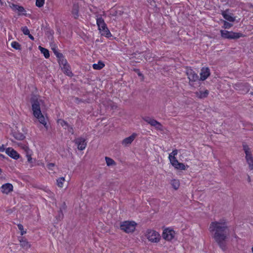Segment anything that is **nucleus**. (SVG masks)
<instances>
[{"label": "nucleus", "mask_w": 253, "mask_h": 253, "mask_svg": "<svg viewBox=\"0 0 253 253\" xmlns=\"http://www.w3.org/2000/svg\"><path fill=\"white\" fill-rule=\"evenodd\" d=\"M65 180L64 177H59L57 179V185L60 188H62L63 186Z\"/></svg>", "instance_id": "obj_30"}, {"label": "nucleus", "mask_w": 253, "mask_h": 253, "mask_svg": "<svg viewBox=\"0 0 253 253\" xmlns=\"http://www.w3.org/2000/svg\"><path fill=\"white\" fill-rule=\"evenodd\" d=\"M96 24L98 26V30L102 36L107 38L111 36V34L107 28L104 20L101 17H99L96 19Z\"/></svg>", "instance_id": "obj_4"}, {"label": "nucleus", "mask_w": 253, "mask_h": 253, "mask_svg": "<svg viewBox=\"0 0 253 253\" xmlns=\"http://www.w3.org/2000/svg\"><path fill=\"white\" fill-rule=\"evenodd\" d=\"M17 145L19 147H20L24 151L25 155L28 154V153H30V152L33 151L29 148L27 143L19 142L17 143Z\"/></svg>", "instance_id": "obj_22"}, {"label": "nucleus", "mask_w": 253, "mask_h": 253, "mask_svg": "<svg viewBox=\"0 0 253 253\" xmlns=\"http://www.w3.org/2000/svg\"><path fill=\"white\" fill-rule=\"evenodd\" d=\"M32 110L33 115L40 124L46 129L48 128V118L42 113L45 109L44 101L41 98H34L32 101Z\"/></svg>", "instance_id": "obj_2"}, {"label": "nucleus", "mask_w": 253, "mask_h": 253, "mask_svg": "<svg viewBox=\"0 0 253 253\" xmlns=\"http://www.w3.org/2000/svg\"><path fill=\"white\" fill-rule=\"evenodd\" d=\"M10 7L12 9V10L18 12L19 15H26V11L22 6L15 4L14 3H11L10 5Z\"/></svg>", "instance_id": "obj_15"}, {"label": "nucleus", "mask_w": 253, "mask_h": 253, "mask_svg": "<svg viewBox=\"0 0 253 253\" xmlns=\"http://www.w3.org/2000/svg\"><path fill=\"white\" fill-rule=\"evenodd\" d=\"M39 49L41 52V53L43 54L45 58H48L49 57V51L47 49L43 48L41 46H39Z\"/></svg>", "instance_id": "obj_28"}, {"label": "nucleus", "mask_w": 253, "mask_h": 253, "mask_svg": "<svg viewBox=\"0 0 253 253\" xmlns=\"http://www.w3.org/2000/svg\"><path fill=\"white\" fill-rule=\"evenodd\" d=\"M5 150V148L3 145L0 146V152H3Z\"/></svg>", "instance_id": "obj_38"}, {"label": "nucleus", "mask_w": 253, "mask_h": 253, "mask_svg": "<svg viewBox=\"0 0 253 253\" xmlns=\"http://www.w3.org/2000/svg\"><path fill=\"white\" fill-rule=\"evenodd\" d=\"M20 246L25 250H28L31 248V245L26 239L22 238L19 240Z\"/></svg>", "instance_id": "obj_24"}, {"label": "nucleus", "mask_w": 253, "mask_h": 253, "mask_svg": "<svg viewBox=\"0 0 253 253\" xmlns=\"http://www.w3.org/2000/svg\"><path fill=\"white\" fill-rule=\"evenodd\" d=\"M176 233L175 231L169 228L164 230L163 232V237L164 239L168 241H171L175 238Z\"/></svg>", "instance_id": "obj_9"}, {"label": "nucleus", "mask_w": 253, "mask_h": 253, "mask_svg": "<svg viewBox=\"0 0 253 253\" xmlns=\"http://www.w3.org/2000/svg\"><path fill=\"white\" fill-rule=\"evenodd\" d=\"M6 154L11 158L14 160H17L20 158V155L17 151L11 147H8L5 149Z\"/></svg>", "instance_id": "obj_14"}, {"label": "nucleus", "mask_w": 253, "mask_h": 253, "mask_svg": "<svg viewBox=\"0 0 253 253\" xmlns=\"http://www.w3.org/2000/svg\"><path fill=\"white\" fill-rule=\"evenodd\" d=\"M208 91L207 90H204L203 91H200L198 94V96L200 98H204L206 97L208 94Z\"/></svg>", "instance_id": "obj_32"}, {"label": "nucleus", "mask_w": 253, "mask_h": 253, "mask_svg": "<svg viewBox=\"0 0 253 253\" xmlns=\"http://www.w3.org/2000/svg\"><path fill=\"white\" fill-rule=\"evenodd\" d=\"M1 0H0V3H1Z\"/></svg>", "instance_id": "obj_44"}, {"label": "nucleus", "mask_w": 253, "mask_h": 253, "mask_svg": "<svg viewBox=\"0 0 253 253\" xmlns=\"http://www.w3.org/2000/svg\"><path fill=\"white\" fill-rule=\"evenodd\" d=\"M251 95H253V91L251 93Z\"/></svg>", "instance_id": "obj_43"}, {"label": "nucleus", "mask_w": 253, "mask_h": 253, "mask_svg": "<svg viewBox=\"0 0 253 253\" xmlns=\"http://www.w3.org/2000/svg\"><path fill=\"white\" fill-rule=\"evenodd\" d=\"M54 167V164L53 163L48 164L47 165V169L49 170H52V168Z\"/></svg>", "instance_id": "obj_37"}, {"label": "nucleus", "mask_w": 253, "mask_h": 253, "mask_svg": "<svg viewBox=\"0 0 253 253\" xmlns=\"http://www.w3.org/2000/svg\"><path fill=\"white\" fill-rule=\"evenodd\" d=\"M28 35V36H29V38L30 39H31L32 40H34V38L33 36H32L30 33H29V35Z\"/></svg>", "instance_id": "obj_39"}, {"label": "nucleus", "mask_w": 253, "mask_h": 253, "mask_svg": "<svg viewBox=\"0 0 253 253\" xmlns=\"http://www.w3.org/2000/svg\"><path fill=\"white\" fill-rule=\"evenodd\" d=\"M234 88L236 89L241 90L243 93H247L250 90V86L249 84L247 83H239L236 84Z\"/></svg>", "instance_id": "obj_12"}, {"label": "nucleus", "mask_w": 253, "mask_h": 253, "mask_svg": "<svg viewBox=\"0 0 253 253\" xmlns=\"http://www.w3.org/2000/svg\"><path fill=\"white\" fill-rule=\"evenodd\" d=\"M171 185L172 187L175 189L177 190L179 188L180 186V182L179 180L173 179L171 181Z\"/></svg>", "instance_id": "obj_27"}, {"label": "nucleus", "mask_w": 253, "mask_h": 253, "mask_svg": "<svg viewBox=\"0 0 253 253\" xmlns=\"http://www.w3.org/2000/svg\"><path fill=\"white\" fill-rule=\"evenodd\" d=\"M104 66L105 65L102 62L99 61L97 63L94 64L93 65V68L95 70H100L102 69L104 67Z\"/></svg>", "instance_id": "obj_29"}, {"label": "nucleus", "mask_w": 253, "mask_h": 253, "mask_svg": "<svg viewBox=\"0 0 253 253\" xmlns=\"http://www.w3.org/2000/svg\"><path fill=\"white\" fill-rule=\"evenodd\" d=\"M45 0H36V5L38 7H42L44 4Z\"/></svg>", "instance_id": "obj_33"}, {"label": "nucleus", "mask_w": 253, "mask_h": 253, "mask_svg": "<svg viewBox=\"0 0 253 253\" xmlns=\"http://www.w3.org/2000/svg\"><path fill=\"white\" fill-rule=\"evenodd\" d=\"M106 163L107 166L112 167L116 165V162L111 158L106 157L105 158Z\"/></svg>", "instance_id": "obj_26"}, {"label": "nucleus", "mask_w": 253, "mask_h": 253, "mask_svg": "<svg viewBox=\"0 0 253 253\" xmlns=\"http://www.w3.org/2000/svg\"><path fill=\"white\" fill-rule=\"evenodd\" d=\"M57 123L59 126H60L63 127L64 129H67L68 131L69 132H70L71 133H73L72 127H70L69 126V125L66 122H65L64 120H63L62 119H59L58 120Z\"/></svg>", "instance_id": "obj_20"}, {"label": "nucleus", "mask_w": 253, "mask_h": 253, "mask_svg": "<svg viewBox=\"0 0 253 253\" xmlns=\"http://www.w3.org/2000/svg\"><path fill=\"white\" fill-rule=\"evenodd\" d=\"M137 134L133 133L130 136L124 139L122 141V144L124 146H127L132 143L136 137Z\"/></svg>", "instance_id": "obj_18"}, {"label": "nucleus", "mask_w": 253, "mask_h": 253, "mask_svg": "<svg viewBox=\"0 0 253 253\" xmlns=\"http://www.w3.org/2000/svg\"><path fill=\"white\" fill-rule=\"evenodd\" d=\"M187 75L190 81H196L198 79V75L192 69L187 70Z\"/></svg>", "instance_id": "obj_21"}, {"label": "nucleus", "mask_w": 253, "mask_h": 253, "mask_svg": "<svg viewBox=\"0 0 253 253\" xmlns=\"http://www.w3.org/2000/svg\"><path fill=\"white\" fill-rule=\"evenodd\" d=\"M146 60H148V61H149L150 62H151V60H150V58L149 57H148V56H147L146 57Z\"/></svg>", "instance_id": "obj_41"}, {"label": "nucleus", "mask_w": 253, "mask_h": 253, "mask_svg": "<svg viewBox=\"0 0 253 253\" xmlns=\"http://www.w3.org/2000/svg\"><path fill=\"white\" fill-rule=\"evenodd\" d=\"M221 36L224 39H238L243 37L244 35L241 33L228 31L226 30H220Z\"/></svg>", "instance_id": "obj_7"}, {"label": "nucleus", "mask_w": 253, "mask_h": 253, "mask_svg": "<svg viewBox=\"0 0 253 253\" xmlns=\"http://www.w3.org/2000/svg\"><path fill=\"white\" fill-rule=\"evenodd\" d=\"M21 30L24 35H29L30 31L27 27H22Z\"/></svg>", "instance_id": "obj_36"}, {"label": "nucleus", "mask_w": 253, "mask_h": 253, "mask_svg": "<svg viewBox=\"0 0 253 253\" xmlns=\"http://www.w3.org/2000/svg\"><path fill=\"white\" fill-rule=\"evenodd\" d=\"M177 154L178 151L176 149L173 150L169 154L168 158L170 164L177 170H185L189 168V166L178 162L176 158Z\"/></svg>", "instance_id": "obj_3"}, {"label": "nucleus", "mask_w": 253, "mask_h": 253, "mask_svg": "<svg viewBox=\"0 0 253 253\" xmlns=\"http://www.w3.org/2000/svg\"><path fill=\"white\" fill-rule=\"evenodd\" d=\"M143 120L151 126H155L158 129H161L162 128L161 125L155 120L149 117H145L143 118Z\"/></svg>", "instance_id": "obj_17"}, {"label": "nucleus", "mask_w": 253, "mask_h": 253, "mask_svg": "<svg viewBox=\"0 0 253 253\" xmlns=\"http://www.w3.org/2000/svg\"><path fill=\"white\" fill-rule=\"evenodd\" d=\"M33 155V152H30V153H28V154H25V157L26 158L27 161L26 164L29 168H33L37 165H41L42 166L44 167V164L42 162H37V160L36 159L32 158V156Z\"/></svg>", "instance_id": "obj_8"}, {"label": "nucleus", "mask_w": 253, "mask_h": 253, "mask_svg": "<svg viewBox=\"0 0 253 253\" xmlns=\"http://www.w3.org/2000/svg\"><path fill=\"white\" fill-rule=\"evenodd\" d=\"M55 54L56 55V56H57L58 57H59V58L62 56V54H60V53H57V54H56V53H55Z\"/></svg>", "instance_id": "obj_40"}, {"label": "nucleus", "mask_w": 253, "mask_h": 253, "mask_svg": "<svg viewBox=\"0 0 253 253\" xmlns=\"http://www.w3.org/2000/svg\"><path fill=\"white\" fill-rule=\"evenodd\" d=\"M244 150L246 153V161L251 169H253V158L252 156L250 148L247 146H244Z\"/></svg>", "instance_id": "obj_10"}, {"label": "nucleus", "mask_w": 253, "mask_h": 253, "mask_svg": "<svg viewBox=\"0 0 253 253\" xmlns=\"http://www.w3.org/2000/svg\"><path fill=\"white\" fill-rule=\"evenodd\" d=\"M59 64L61 66L63 72L68 76H72V73L70 70L69 66L67 64L65 60L60 59Z\"/></svg>", "instance_id": "obj_11"}, {"label": "nucleus", "mask_w": 253, "mask_h": 253, "mask_svg": "<svg viewBox=\"0 0 253 253\" xmlns=\"http://www.w3.org/2000/svg\"><path fill=\"white\" fill-rule=\"evenodd\" d=\"M144 235L148 241L152 243H158L161 239V236L159 232L153 229L146 230Z\"/></svg>", "instance_id": "obj_5"}, {"label": "nucleus", "mask_w": 253, "mask_h": 253, "mask_svg": "<svg viewBox=\"0 0 253 253\" xmlns=\"http://www.w3.org/2000/svg\"><path fill=\"white\" fill-rule=\"evenodd\" d=\"M73 14H74L75 15H77V10H75V11H73Z\"/></svg>", "instance_id": "obj_42"}, {"label": "nucleus", "mask_w": 253, "mask_h": 253, "mask_svg": "<svg viewBox=\"0 0 253 253\" xmlns=\"http://www.w3.org/2000/svg\"><path fill=\"white\" fill-rule=\"evenodd\" d=\"M1 172V169H0V173Z\"/></svg>", "instance_id": "obj_45"}, {"label": "nucleus", "mask_w": 253, "mask_h": 253, "mask_svg": "<svg viewBox=\"0 0 253 253\" xmlns=\"http://www.w3.org/2000/svg\"><path fill=\"white\" fill-rule=\"evenodd\" d=\"M13 185L9 183L4 184L0 187V191L4 194H8L13 191Z\"/></svg>", "instance_id": "obj_16"}, {"label": "nucleus", "mask_w": 253, "mask_h": 253, "mask_svg": "<svg viewBox=\"0 0 253 253\" xmlns=\"http://www.w3.org/2000/svg\"><path fill=\"white\" fill-rule=\"evenodd\" d=\"M223 22V27L225 29H230L233 26L232 24L229 23L226 21H224Z\"/></svg>", "instance_id": "obj_35"}, {"label": "nucleus", "mask_w": 253, "mask_h": 253, "mask_svg": "<svg viewBox=\"0 0 253 253\" xmlns=\"http://www.w3.org/2000/svg\"><path fill=\"white\" fill-rule=\"evenodd\" d=\"M210 70L208 68H203L201 70V79L203 81L206 80L210 75Z\"/></svg>", "instance_id": "obj_23"}, {"label": "nucleus", "mask_w": 253, "mask_h": 253, "mask_svg": "<svg viewBox=\"0 0 253 253\" xmlns=\"http://www.w3.org/2000/svg\"><path fill=\"white\" fill-rule=\"evenodd\" d=\"M137 223L133 221H125L121 223L120 228L126 233L133 232L136 228Z\"/></svg>", "instance_id": "obj_6"}, {"label": "nucleus", "mask_w": 253, "mask_h": 253, "mask_svg": "<svg viewBox=\"0 0 253 253\" xmlns=\"http://www.w3.org/2000/svg\"><path fill=\"white\" fill-rule=\"evenodd\" d=\"M75 143L79 150H83L84 149L86 146V140L84 138L79 137L75 139Z\"/></svg>", "instance_id": "obj_13"}, {"label": "nucleus", "mask_w": 253, "mask_h": 253, "mask_svg": "<svg viewBox=\"0 0 253 253\" xmlns=\"http://www.w3.org/2000/svg\"><path fill=\"white\" fill-rule=\"evenodd\" d=\"M17 227L19 230L20 231V234L21 235H23L26 233V231L24 229V227L22 224H18Z\"/></svg>", "instance_id": "obj_34"}, {"label": "nucleus", "mask_w": 253, "mask_h": 253, "mask_svg": "<svg viewBox=\"0 0 253 253\" xmlns=\"http://www.w3.org/2000/svg\"><path fill=\"white\" fill-rule=\"evenodd\" d=\"M12 133L13 137L17 140H22L25 138V136L24 134L19 132H17L16 130L14 129V128L12 129Z\"/></svg>", "instance_id": "obj_25"}, {"label": "nucleus", "mask_w": 253, "mask_h": 253, "mask_svg": "<svg viewBox=\"0 0 253 253\" xmlns=\"http://www.w3.org/2000/svg\"><path fill=\"white\" fill-rule=\"evenodd\" d=\"M11 45L12 47L16 49V50H20L21 49V45L17 42L14 41L12 42L11 43Z\"/></svg>", "instance_id": "obj_31"}, {"label": "nucleus", "mask_w": 253, "mask_h": 253, "mask_svg": "<svg viewBox=\"0 0 253 253\" xmlns=\"http://www.w3.org/2000/svg\"><path fill=\"white\" fill-rule=\"evenodd\" d=\"M222 15L224 19L230 22H234L235 20V17L228 10L223 11Z\"/></svg>", "instance_id": "obj_19"}, {"label": "nucleus", "mask_w": 253, "mask_h": 253, "mask_svg": "<svg viewBox=\"0 0 253 253\" xmlns=\"http://www.w3.org/2000/svg\"><path fill=\"white\" fill-rule=\"evenodd\" d=\"M209 229L210 231L213 233L215 242L222 250H225L228 235L226 220L221 219L218 221L211 222Z\"/></svg>", "instance_id": "obj_1"}]
</instances>
